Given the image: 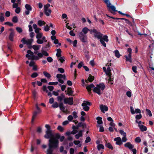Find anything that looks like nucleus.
I'll return each instance as SVG.
<instances>
[{
  "label": "nucleus",
  "instance_id": "f257e3e1",
  "mask_svg": "<svg viewBox=\"0 0 154 154\" xmlns=\"http://www.w3.org/2000/svg\"><path fill=\"white\" fill-rule=\"evenodd\" d=\"M94 87V85L93 83H91L86 87V88L90 94L91 92V88H93V92L99 95H100L102 94L100 90L103 91L105 88V85L103 83L97 84L95 87Z\"/></svg>",
  "mask_w": 154,
  "mask_h": 154
},
{
  "label": "nucleus",
  "instance_id": "f03ea898",
  "mask_svg": "<svg viewBox=\"0 0 154 154\" xmlns=\"http://www.w3.org/2000/svg\"><path fill=\"white\" fill-rule=\"evenodd\" d=\"M60 138L59 134L56 133L55 134L54 137L50 139L49 140V147L53 148L54 149L57 148L59 146V141L58 139Z\"/></svg>",
  "mask_w": 154,
  "mask_h": 154
},
{
  "label": "nucleus",
  "instance_id": "7ed1b4c3",
  "mask_svg": "<svg viewBox=\"0 0 154 154\" xmlns=\"http://www.w3.org/2000/svg\"><path fill=\"white\" fill-rule=\"evenodd\" d=\"M94 33V38H97L100 40V41L102 45L104 47H106V44L104 41L102 37L103 34L100 32H98L95 29H93L91 31V34Z\"/></svg>",
  "mask_w": 154,
  "mask_h": 154
},
{
  "label": "nucleus",
  "instance_id": "20e7f679",
  "mask_svg": "<svg viewBox=\"0 0 154 154\" xmlns=\"http://www.w3.org/2000/svg\"><path fill=\"white\" fill-rule=\"evenodd\" d=\"M104 2L106 4L108 11L113 15L116 14V12L118 11L116 10V7L113 5H111V4L109 0H104Z\"/></svg>",
  "mask_w": 154,
  "mask_h": 154
},
{
  "label": "nucleus",
  "instance_id": "39448f33",
  "mask_svg": "<svg viewBox=\"0 0 154 154\" xmlns=\"http://www.w3.org/2000/svg\"><path fill=\"white\" fill-rule=\"evenodd\" d=\"M127 52L128 54V56L125 55L124 56V57L125 58V60L127 62H129L131 63L132 62L131 58L132 49L131 48H128Z\"/></svg>",
  "mask_w": 154,
  "mask_h": 154
},
{
  "label": "nucleus",
  "instance_id": "423d86ee",
  "mask_svg": "<svg viewBox=\"0 0 154 154\" xmlns=\"http://www.w3.org/2000/svg\"><path fill=\"white\" fill-rule=\"evenodd\" d=\"M79 38L80 41L82 42L85 43L87 41V37L85 34L82 32H80L79 34Z\"/></svg>",
  "mask_w": 154,
  "mask_h": 154
},
{
  "label": "nucleus",
  "instance_id": "0eeeda50",
  "mask_svg": "<svg viewBox=\"0 0 154 154\" xmlns=\"http://www.w3.org/2000/svg\"><path fill=\"white\" fill-rule=\"evenodd\" d=\"M73 98L69 97V98H65L63 99V102L65 104H68L70 105H72L73 104Z\"/></svg>",
  "mask_w": 154,
  "mask_h": 154
},
{
  "label": "nucleus",
  "instance_id": "6e6552de",
  "mask_svg": "<svg viewBox=\"0 0 154 154\" xmlns=\"http://www.w3.org/2000/svg\"><path fill=\"white\" fill-rule=\"evenodd\" d=\"M8 30L11 32L9 33V39L10 41L13 42L14 41V38L15 35V31L12 28H10Z\"/></svg>",
  "mask_w": 154,
  "mask_h": 154
},
{
  "label": "nucleus",
  "instance_id": "1a4fd4ad",
  "mask_svg": "<svg viewBox=\"0 0 154 154\" xmlns=\"http://www.w3.org/2000/svg\"><path fill=\"white\" fill-rule=\"evenodd\" d=\"M44 137L46 139H51L54 137L52 132V131H46Z\"/></svg>",
  "mask_w": 154,
  "mask_h": 154
},
{
  "label": "nucleus",
  "instance_id": "9d476101",
  "mask_svg": "<svg viewBox=\"0 0 154 154\" xmlns=\"http://www.w3.org/2000/svg\"><path fill=\"white\" fill-rule=\"evenodd\" d=\"M27 53L32 56L31 57V60H38L39 59V58L38 57V56L34 55L33 52H32L31 50H28Z\"/></svg>",
  "mask_w": 154,
  "mask_h": 154
},
{
  "label": "nucleus",
  "instance_id": "9b49d317",
  "mask_svg": "<svg viewBox=\"0 0 154 154\" xmlns=\"http://www.w3.org/2000/svg\"><path fill=\"white\" fill-rule=\"evenodd\" d=\"M25 8L27 10L25 11V13L26 15H28L29 14L30 11L32 10V7L29 4H26L25 5Z\"/></svg>",
  "mask_w": 154,
  "mask_h": 154
},
{
  "label": "nucleus",
  "instance_id": "f8f14e48",
  "mask_svg": "<svg viewBox=\"0 0 154 154\" xmlns=\"http://www.w3.org/2000/svg\"><path fill=\"white\" fill-rule=\"evenodd\" d=\"M114 140L116 142V144L118 145H121L122 144L121 138L120 137H118L115 138Z\"/></svg>",
  "mask_w": 154,
  "mask_h": 154
},
{
  "label": "nucleus",
  "instance_id": "ddd939ff",
  "mask_svg": "<svg viewBox=\"0 0 154 154\" xmlns=\"http://www.w3.org/2000/svg\"><path fill=\"white\" fill-rule=\"evenodd\" d=\"M100 108L101 112L103 113H104V111H107L108 110V107L105 105H103L102 104L100 106Z\"/></svg>",
  "mask_w": 154,
  "mask_h": 154
},
{
  "label": "nucleus",
  "instance_id": "4468645a",
  "mask_svg": "<svg viewBox=\"0 0 154 154\" xmlns=\"http://www.w3.org/2000/svg\"><path fill=\"white\" fill-rule=\"evenodd\" d=\"M51 46V43L48 42L47 44L45 46H43L42 47V50L48 51L50 49Z\"/></svg>",
  "mask_w": 154,
  "mask_h": 154
},
{
  "label": "nucleus",
  "instance_id": "2eb2a0df",
  "mask_svg": "<svg viewBox=\"0 0 154 154\" xmlns=\"http://www.w3.org/2000/svg\"><path fill=\"white\" fill-rule=\"evenodd\" d=\"M67 91L68 92L66 94H67L69 96H73L72 94L74 92V91L72 90L71 88L68 87L67 91H65V92H66Z\"/></svg>",
  "mask_w": 154,
  "mask_h": 154
},
{
  "label": "nucleus",
  "instance_id": "dca6fc26",
  "mask_svg": "<svg viewBox=\"0 0 154 154\" xmlns=\"http://www.w3.org/2000/svg\"><path fill=\"white\" fill-rule=\"evenodd\" d=\"M124 146L130 149H132L134 147V145H132L130 142H128L125 143Z\"/></svg>",
  "mask_w": 154,
  "mask_h": 154
},
{
  "label": "nucleus",
  "instance_id": "f3484780",
  "mask_svg": "<svg viewBox=\"0 0 154 154\" xmlns=\"http://www.w3.org/2000/svg\"><path fill=\"white\" fill-rule=\"evenodd\" d=\"M42 89L43 91H45L46 93H48V95L50 97L52 96V94L50 92H48V91L47 89V87L46 85H43L42 87Z\"/></svg>",
  "mask_w": 154,
  "mask_h": 154
},
{
  "label": "nucleus",
  "instance_id": "a211bd4d",
  "mask_svg": "<svg viewBox=\"0 0 154 154\" xmlns=\"http://www.w3.org/2000/svg\"><path fill=\"white\" fill-rule=\"evenodd\" d=\"M120 26L121 28L124 29V31L126 32L129 35H131V37H133V35L128 31V29L126 28V27H125L122 25H121Z\"/></svg>",
  "mask_w": 154,
  "mask_h": 154
},
{
  "label": "nucleus",
  "instance_id": "6ab92c4d",
  "mask_svg": "<svg viewBox=\"0 0 154 154\" xmlns=\"http://www.w3.org/2000/svg\"><path fill=\"white\" fill-rule=\"evenodd\" d=\"M83 130H80L79 132V133L75 135V137L76 139H78L80 137L82 136V132Z\"/></svg>",
  "mask_w": 154,
  "mask_h": 154
},
{
  "label": "nucleus",
  "instance_id": "aec40b11",
  "mask_svg": "<svg viewBox=\"0 0 154 154\" xmlns=\"http://www.w3.org/2000/svg\"><path fill=\"white\" fill-rule=\"evenodd\" d=\"M94 77L92 76L91 74L89 75V76L88 79V81L86 80L85 81L86 83L88 82V81L90 82H92L94 79Z\"/></svg>",
  "mask_w": 154,
  "mask_h": 154
},
{
  "label": "nucleus",
  "instance_id": "412c9836",
  "mask_svg": "<svg viewBox=\"0 0 154 154\" xmlns=\"http://www.w3.org/2000/svg\"><path fill=\"white\" fill-rule=\"evenodd\" d=\"M59 106L60 107V110L63 112H65V107L63 106V104L62 102L59 103Z\"/></svg>",
  "mask_w": 154,
  "mask_h": 154
},
{
  "label": "nucleus",
  "instance_id": "4be33fe9",
  "mask_svg": "<svg viewBox=\"0 0 154 154\" xmlns=\"http://www.w3.org/2000/svg\"><path fill=\"white\" fill-rule=\"evenodd\" d=\"M139 127L140 129V131L142 132L146 131L147 130L146 127L143 125H139Z\"/></svg>",
  "mask_w": 154,
  "mask_h": 154
},
{
  "label": "nucleus",
  "instance_id": "5701e85b",
  "mask_svg": "<svg viewBox=\"0 0 154 154\" xmlns=\"http://www.w3.org/2000/svg\"><path fill=\"white\" fill-rule=\"evenodd\" d=\"M78 126L79 127H82V128H86L87 126L85 123H83L80 122L78 124Z\"/></svg>",
  "mask_w": 154,
  "mask_h": 154
},
{
  "label": "nucleus",
  "instance_id": "b1692460",
  "mask_svg": "<svg viewBox=\"0 0 154 154\" xmlns=\"http://www.w3.org/2000/svg\"><path fill=\"white\" fill-rule=\"evenodd\" d=\"M111 70L110 68L109 67H107L106 71V74L107 75H108L109 77H111Z\"/></svg>",
  "mask_w": 154,
  "mask_h": 154
},
{
  "label": "nucleus",
  "instance_id": "393cba45",
  "mask_svg": "<svg viewBox=\"0 0 154 154\" xmlns=\"http://www.w3.org/2000/svg\"><path fill=\"white\" fill-rule=\"evenodd\" d=\"M92 30V29L90 30L87 27H85L82 29V32L83 33V34H84L86 35V34L88 32V31H90L91 32V30Z\"/></svg>",
  "mask_w": 154,
  "mask_h": 154
},
{
  "label": "nucleus",
  "instance_id": "a878e982",
  "mask_svg": "<svg viewBox=\"0 0 154 154\" xmlns=\"http://www.w3.org/2000/svg\"><path fill=\"white\" fill-rule=\"evenodd\" d=\"M114 53L115 54V56L118 58H119L121 56L120 55L119 51L117 50H115L114 52Z\"/></svg>",
  "mask_w": 154,
  "mask_h": 154
},
{
  "label": "nucleus",
  "instance_id": "bb28decb",
  "mask_svg": "<svg viewBox=\"0 0 154 154\" xmlns=\"http://www.w3.org/2000/svg\"><path fill=\"white\" fill-rule=\"evenodd\" d=\"M102 118L101 117H97L96 118V119L97 120V122L99 125H100L103 123V121L102 120Z\"/></svg>",
  "mask_w": 154,
  "mask_h": 154
},
{
  "label": "nucleus",
  "instance_id": "cd10ccee",
  "mask_svg": "<svg viewBox=\"0 0 154 154\" xmlns=\"http://www.w3.org/2000/svg\"><path fill=\"white\" fill-rule=\"evenodd\" d=\"M39 113H40L37 112L36 111H35L33 112V116H32V122L34 121V119H35L37 115Z\"/></svg>",
  "mask_w": 154,
  "mask_h": 154
},
{
  "label": "nucleus",
  "instance_id": "c85d7f7f",
  "mask_svg": "<svg viewBox=\"0 0 154 154\" xmlns=\"http://www.w3.org/2000/svg\"><path fill=\"white\" fill-rule=\"evenodd\" d=\"M39 113H40L37 112L36 111H35L33 112V116H32V122L34 121V119H35L37 115Z\"/></svg>",
  "mask_w": 154,
  "mask_h": 154
},
{
  "label": "nucleus",
  "instance_id": "c756f323",
  "mask_svg": "<svg viewBox=\"0 0 154 154\" xmlns=\"http://www.w3.org/2000/svg\"><path fill=\"white\" fill-rule=\"evenodd\" d=\"M105 146L106 147L111 150H113V146L109 143H106L105 144Z\"/></svg>",
  "mask_w": 154,
  "mask_h": 154
},
{
  "label": "nucleus",
  "instance_id": "7c9ffc66",
  "mask_svg": "<svg viewBox=\"0 0 154 154\" xmlns=\"http://www.w3.org/2000/svg\"><path fill=\"white\" fill-rule=\"evenodd\" d=\"M57 52L56 54V56L57 57H60L61 56V51L60 49H58L57 50Z\"/></svg>",
  "mask_w": 154,
  "mask_h": 154
},
{
  "label": "nucleus",
  "instance_id": "2f4dec72",
  "mask_svg": "<svg viewBox=\"0 0 154 154\" xmlns=\"http://www.w3.org/2000/svg\"><path fill=\"white\" fill-rule=\"evenodd\" d=\"M49 8L46 5H44V12L45 14L47 16H49V14H48L46 12V11L47 10H48L49 9H48Z\"/></svg>",
  "mask_w": 154,
  "mask_h": 154
},
{
  "label": "nucleus",
  "instance_id": "473e14b6",
  "mask_svg": "<svg viewBox=\"0 0 154 154\" xmlns=\"http://www.w3.org/2000/svg\"><path fill=\"white\" fill-rule=\"evenodd\" d=\"M4 16V14L3 13H0V21L1 22H3L5 20V18Z\"/></svg>",
  "mask_w": 154,
  "mask_h": 154
},
{
  "label": "nucleus",
  "instance_id": "72a5a7b5",
  "mask_svg": "<svg viewBox=\"0 0 154 154\" xmlns=\"http://www.w3.org/2000/svg\"><path fill=\"white\" fill-rule=\"evenodd\" d=\"M41 47L40 45H34L32 46V48L35 51H37L38 50L39 48Z\"/></svg>",
  "mask_w": 154,
  "mask_h": 154
},
{
  "label": "nucleus",
  "instance_id": "f704fd0d",
  "mask_svg": "<svg viewBox=\"0 0 154 154\" xmlns=\"http://www.w3.org/2000/svg\"><path fill=\"white\" fill-rule=\"evenodd\" d=\"M53 148H50L49 147V148L47 149V154H53Z\"/></svg>",
  "mask_w": 154,
  "mask_h": 154
},
{
  "label": "nucleus",
  "instance_id": "c9c22d12",
  "mask_svg": "<svg viewBox=\"0 0 154 154\" xmlns=\"http://www.w3.org/2000/svg\"><path fill=\"white\" fill-rule=\"evenodd\" d=\"M91 105V103L90 102L85 101H84L83 103H82V105L83 106H87L88 105L90 106Z\"/></svg>",
  "mask_w": 154,
  "mask_h": 154
},
{
  "label": "nucleus",
  "instance_id": "e433bc0d",
  "mask_svg": "<svg viewBox=\"0 0 154 154\" xmlns=\"http://www.w3.org/2000/svg\"><path fill=\"white\" fill-rule=\"evenodd\" d=\"M97 149L98 150H100L101 149H104V146L102 144H98L97 146Z\"/></svg>",
  "mask_w": 154,
  "mask_h": 154
},
{
  "label": "nucleus",
  "instance_id": "4c0bfd02",
  "mask_svg": "<svg viewBox=\"0 0 154 154\" xmlns=\"http://www.w3.org/2000/svg\"><path fill=\"white\" fill-rule=\"evenodd\" d=\"M146 114L148 115L149 117H151L152 116V113L150 110L147 109H146Z\"/></svg>",
  "mask_w": 154,
  "mask_h": 154
},
{
  "label": "nucleus",
  "instance_id": "58836bf2",
  "mask_svg": "<svg viewBox=\"0 0 154 154\" xmlns=\"http://www.w3.org/2000/svg\"><path fill=\"white\" fill-rule=\"evenodd\" d=\"M12 21L14 23H17L18 21V19L17 16H15L13 17L12 19Z\"/></svg>",
  "mask_w": 154,
  "mask_h": 154
},
{
  "label": "nucleus",
  "instance_id": "ea45409f",
  "mask_svg": "<svg viewBox=\"0 0 154 154\" xmlns=\"http://www.w3.org/2000/svg\"><path fill=\"white\" fill-rule=\"evenodd\" d=\"M43 74L44 75L48 78L49 79L50 78L51 76L49 73L45 71H44L43 72Z\"/></svg>",
  "mask_w": 154,
  "mask_h": 154
},
{
  "label": "nucleus",
  "instance_id": "a19ab883",
  "mask_svg": "<svg viewBox=\"0 0 154 154\" xmlns=\"http://www.w3.org/2000/svg\"><path fill=\"white\" fill-rule=\"evenodd\" d=\"M46 51V50H42L41 52L45 56H49V54Z\"/></svg>",
  "mask_w": 154,
  "mask_h": 154
},
{
  "label": "nucleus",
  "instance_id": "79ce46f5",
  "mask_svg": "<svg viewBox=\"0 0 154 154\" xmlns=\"http://www.w3.org/2000/svg\"><path fill=\"white\" fill-rule=\"evenodd\" d=\"M73 143L75 145H78L79 147H80L82 146V144L80 143V141L79 140H74Z\"/></svg>",
  "mask_w": 154,
  "mask_h": 154
},
{
  "label": "nucleus",
  "instance_id": "37998d69",
  "mask_svg": "<svg viewBox=\"0 0 154 154\" xmlns=\"http://www.w3.org/2000/svg\"><path fill=\"white\" fill-rule=\"evenodd\" d=\"M102 38L103 40L104 41H106V42H108L109 41L108 37L106 35H103Z\"/></svg>",
  "mask_w": 154,
  "mask_h": 154
},
{
  "label": "nucleus",
  "instance_id": "c03bdc74",
  "mask_svg": "<svg viewBox=\"0 0 154 154\" xmlns=\"http://www.w3.org/2000/svg\"><path fill=\"white\" fill-rule=\"evenodd\" d=\"M33 41V39H32V38L28 39L27 41V43H26L27 45H31Z\"/></svg>",
  "mask_w": 154,
  "mask_h": 154
},
{
  "label": "nucleus",
  "instance_id": "a18cd8bd",
  "mask_svg": "<svg viewBox=\"0 0 154 154\" xmlns=\"http://www.w3.org/2000/svg\"><path fill=\"white\" fill-rule=\"evenodd\" d=\"M82 106L83 107V110L85 111H88L89 109V106H83L82 105Z\"/></svg>",
  "mask_w": 154,
  "mask_h": 154
},
{
  "label": "nucleus",
  "instance_id": "49530a36",
  "mask_svg": "<svg viewBox=\"0 0 154 154\" xmlns=\"http://www.w3.org/2000/svg\"><path fill=\"white\" fill-rule=\"evenodd\" d=\"M16 29L17 31L19 33H21L23 32V29L22 28L19 27H17L16 28Z\"/></svg>",
  "mask_w": 154,
  "mask_h": 154
},
{
  "label": "nucleus",
  "instance_id": "de8ad7c7",
  "mask_svg": "<svg viewBox=\"0 0 154 154\" xmlns=\"http://www.w3.org/2000/svg\"><path fill=\"white\" fill-rule=\"evenodd\" d=\"M38 24L40 26H42L43 24H45V23L44 21H42L41 20H39L38 22Z\"/></svg>",
  "mask_w": 154,
  "mask_h": 154
},
{
  "label": "nucleus",
  "instance_id": "09e8293b",
  "mask_svg": "<svg viewBox=\"0 0 154 154\" xmlns=\"http://www.w3.org/2000/svg\"><path fill=\"white\" fill-rule=\"evenodd\" d=\"M125 22L126 23L128 24L131 26H133V23H132L129 20L126 19H125Z\"/></svg>",
  "mask_w": 154,
  "mask_h": 154
},
{
  "label": "nucleus",
  "instance_id": "8fccbe9b",
  "mask_svg": "<svg viewBox=\"0 0 154 154\" xmlns=\"http://www.w3.org/2000/svg\"><path fill=\"white\" fill-rule=\"evenodd\" d=\"M52 107L54 108H57L59 106L58 103L55 102L52 105Z\"/></svg>",
  "mask_w": 154,
  "mask_h": 154
},
{
  "label": "nucleus",
  "instance_id": "3c124183",
  "mask_svg": "<svg viewBox=\"0 0 154 154\" xmlns=\"http://www.w3.org/2000/svg\"><path fill=\"white\" fill-rule=\"evenodd\" d=\"M42 34L41 33H39L37 34L36 38L37 39H40L42 38Z\"/></svg>",
  "mask_w": 154,
  "mask_h": 154
},
{
  "label": "nucleus",
  "instance_id": "603ef678",
  "mask_svg": "<svg viewBox=\"0 0 154 154\" xmlns=\"http://www.w3.org/2000/svg\"><path fill=\"white\" fill-rule=\"evenodd\" d=\"M63 75L59 73L57 74L56 75V78L58 79H62L63 77Z\"/></svg>",
  "mask_w": 154,
  "mask_h": 154
},
{
  "label": "nucleus",
  "instance_id": "864d4df0",
  "mask_svg": "<svg viewBox=\"0 0 154 154\" xmlns=\"http://www.w3.org/2000/svg\"><path fill=\"white\" fill-rule=\"evenodd\" d=\"M38 75V74L36 72H33L31 75V77L32 78H35L37 77Z\"/></svg>",
  "mask_w": 154,
  "mask_h": 154
},
{
  "label": "nucleus",
  "instance_id": "5fc2aeb1",
  "mask_svg": "<svg viewBox=\"0 0 154 154\" xmlns=\"http://www.w3.org/2000/svg\"><path fill=\"white\" fill-rule=\"evenodd\" d=\"M119 132L123 136H126V134L125 133L123 130H120L119 131Z\"/></svg>",
  "mask_w": 154,
  "mask_h": 154
},
{
  "label": "nucleus",
  "instance_id": "6e6d98bb",
  "mask_svg": "<svg viewBox=\"0 0 154 154\" xmlns=\"http://www.w3.org/2000/svg\"><path fill=\"white\" fill-rule=\"evenodd\" d=\"M135 141L137 143H140L141 141V139L139 137H137L135 139Z\"/></svg>",
  "mask_w": 154,
  "mask_h": 154
},
{
  "label": "nucleus",
  "instance_id": "4d7b16f0",
  "mask_svg": "<svg viewBox=\"0 0 154 154\" xmlns=\"http://www.w3.org/2000/svg\"><path fill=\"white\" fill-rule=\"evenodd\" d=\"M58 71L61 73H63L65 72L64 69L61 68H58Z\"/></svg>",
  "mask_w": 154,
  "mask_h": 154
},
{
  "label": "nucleus",
  "instance_id": "13d9d810",
  "mask_svg": "<svg viewBox=\"0 0 154 154\" xmlns=\"http://www.w3.org/2000/svg\"><path fill=\"white\" fill-rule=\"evenodd\" d=\"M57 129L60 132H63V130H64V129L63 128V127L60 125L59 126L57 127Z\"/></svg>",
  "mask_w": 154,
  "mask_h": 154
},
{
  "label": "nucleus",
  "instance_id": "bf43d9fd",
  "mask_svg": "<svg viewBox=\"0 0 154 154\" xmlns=\"http://www.w3.org/2000/svg\"><path fill=\"white\" fill-rule=\"evenodd\" d=\"M45 127L47 129V130L46 131H52V130L51 129V127L49 125H48V124L45 125Z\"/></svg>",
  "mask_w": 154,
  "mask_h": 154
},
{
  "label": "nucleus",
  "instance_id": "052dcab7",
  "mask_svg": "<svg viewBox=\"0 0 154 154\" xmlns=\"http://www.w3.org/2000/svg\"><path fill=\"white\" fill-rule=\"evenodd\" d=\"M65 57L64 56L61 57L59 59V60L60 61L61 63H63L65 61Z\"/></svg>",
  "mask_w": 154,
  "mask_h": 154
},
{
  "label": "nucleus",
  "instance_id": "680f3d73",
  "mask_svg": "<svg viewBox=\"0 0 154 154\" xmlns=\"http://www.w3.org/2000/svg\"><path fill=\"white\" fill-rule=\"evenodd\" d=\"M142 117V115L140 114L139 115H137L135 117L136 119L137 120H139L141 119Z\"/></svg>",
  "mask_w": 154,
  "mask_h": 154
},
{
  "label": "nucleus",
  "instance_id": "e2e57ef3",
  "mask_svg": "<svg viewBox=\"0 0 154 154\" xmlns=\"http://www.w3.org/2000/svg\"><path fill=\"white\" fill-rule=\"evenodd\" d=\"M58 84V82H49L48 85H56Z\"/></svg>",
  "mask_w": 154,
  "mask_h": 154
},
{
  "label": "nucleus",
  "instance_id": "0e129e2a",
  "mask_svg": "<svg viewBox=\"0 0 154 154\" xmlns=\"http://www.w3.org/2000/svg\"><path fill=\"white\" fill-rule=\"evenodd\" d=\"M44 30L46 32L48 31L49 29V27L48 26V25H46L44 27Z\"/></svg>",
  "mask_w": 154,
  "mask_h": 154
},
{
  "label": "nucleus",
  "instance_id": "69168bd1",
  "mask_svg": "<svg viewBox=\"0 0 154 154\" xmlns=\"http://www.w3.org/2000/svg\"><path fill=\"white\" fill-rule=\"evenodd\" d=\"M47 61L49 63H51L53 61V59L51 57H48L47 58Z\"/></svg>",
  "mask_w": 154,
  "mask_h": 154
},
{
  "label": "nucleus",
  "instance_id": "338daca9",
  "mask_svg": "<svg viewBox=\"0 0 154 154\" xmlns=\"http://www.w3.org/2000/svg\"><path fill=\"white\" fill-rule=\"evenodd\" d=\"M5 24L6 25H8L10 26H13V24L12 23L10 22H6L5 23Z\"/></svg>",
  "mask_w": 154,
  "mask_h": 154
},
{
  "label": "nucleus",
  "instance_id": "774afa93",
  "mask_svg": "<svg viewBox=\"0 0 154 154\" xmlns=\"http://www.w3.org/2000/svg\"><path fill=\"white\" fill-rule=\"evenodd\" d=\"M83 62H80L78 65V68L79 69H80L83 66Z\"/></svg>",
  "mask_w": 154,
  "mask_h": 154
}]
</instances>
